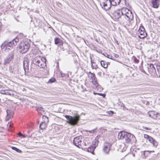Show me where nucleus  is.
Here are the masks:
<instances>
[{
  "label": "nucleus",
  "mask_w": 160,
  "mask_h": 160,
  "mask_svg": "<svg viewBox=\"0 0 160 160\" xmlns=\"http://www.w3.org/2000/svg\"><path fill=\"white\" fill-rule=\"evenodd\" d=\"M30 47V44L27 42H24L21 43L19 46V48L21 50V53H25L27 52Z\"/></svg>",
  "instance_id": "8"
},
{
  "label": "nucleus",
  "mask_w": 160,
  "mask_h": 160,
  "mask_svg": "<svg viewBox=\"0 0 160 160\" xmlns=\"http://www.w3.org/2000/svg\"><path fill=\"white\" fill-rule=\"evenodd\" d=\"M90 58L91 60V67L92 69H96L98 68V66L97 65H93L92 63H94V60L92 59V57L91 55L90 56Z\"/></svg>",
  "instance_id": "22"
},
{
  "label": "nucleus",
  "mask_w": 160,
  "mask_h": 160,
  "mask_svg": "<svg viewBox=\"0 0 160 160\" xmlns=\"http://www.w3.org/2000/svg\"><path fill=\"white\" fill-rule=\"evenodd\" d=\"M56 81V80L55 78H52V79H50L48 82H54L55 81Z\"/></svg>",
  "instance_id": "31"
},
{
  "label": "nucleus",
  "mask_w": 160,
  "mask_h": 160,
  "mask_svg": "<svg viewBox=\"0 0 160 160\" xmlns=\"http://www.w3.org/2000/svg\"><path fill=\"white\" fill-rule=\"evenodd\" d=\"M142 65L141 66H139V69L141 72H142L145 73H146L145 71H144V70L143 69V67L142 66Z\"/></svg>",
  "instance_id": "27"
},
{
  "label": "nucleus",
  "mask_w": 160,
  "mask_h": 160,
  "mask_svg": "<svg viewBox=\"0 0 160 160\" xmlns=\"http://www.w3.org/2000/svg\"><path fill=\"white\" fill-rule=\"evenodd\" d=\"M137 34H138V36L140 38H143L146 37L147 35V33L145 31V29L143 26L140 27L137 32Z\"/></svg>",
  "instance_id": "9"
},
{
  "label": "nucleus",
  "mask_w": 160,
  "mask_h": 160,
  "mask_svg": "<svg viewBox=\"0 0 160 160\" xmlns=\"http://www.w3.org/2000/svg\"><path fill=\"white\" fill-rule=\"evenodd\" d=\"M2 86L0 85V88L2 87Z\"/></svg>",
  "instance_id": "44"
},
{
  "label": "nucleus",
  "mask_w": 160,
  "mask_h": 160,
  "mask_svg": "<svg viewBox=\"0 0 160 160\" xmlns=\"http://www.w3.org/2000/svg\"><path fill=\"white\" fill-rule=\"evenodd\" d=\"M132 60L135 63H138L139 62V60L137 58L134 56H133L132 58Z\"/></svg>",
  "instance_id": "25"
},
{
  "label": "nucleus",
  "mask_w": 160,
  "mask_h": 160,
  "mask_svg": "<svg viewBox=\"0 0 160 160\" xmlns=\"http://www.w3.org/2000/svg\"><path fill=\"white\" fill-rule=\"evenodd\" d=\"M4 91H3V92H1L2 93H4L3 92H4Z\"/></svg>",
  "instance_id": "47"
},
{
  "label": "nucleus",
  "mask_w": 160,
  "mask_h": 160,
  "mask_svg": "<svg viewBox=\"0 0 160 160\" xmlns=\"http://www.w3.org/2000/svg\"><path fill=\"white\" fill-rule=\"evenodd\" d=\"M144 137L145 138L148 139V140H150V138H152V137H151V136H149L147 134H145Z\"/></svg>",
  "instance_id": "29"
},
{
  "label": "nucleus",
  "mask_w": 160,
  "mask_h": 160,
  "mask_svg": "<svg viewBox=\"0 0 160 160\" xmlns=\"http://www.w3.org/2000/svg\"><path fill=\"white\" fill-rule=\"evenodd\" d=\"M123 106V107H124V105L123 104H122V105L121 106Z\"/></svg>",
  "instance_id": "45"
},
{
  "label": "nucleus",
  "mask_w": 160,
  "mask_h": 160,
  "mask_svg": "<svg viewBox=\"0 0 160 160\" xmlns=\"http://www.w3.org/2000/svg\"><path fill=\"white\" fill-rule=\"evenodd\" d=\"M31 136H32L31 135H23V136H22V137L23 138H25V137L31 138Z\"/></svg>",
  "instance_id": "33"
},
{
  "label": "nucleus",
  "mask_w": 160,
  "mask_h": 160,
  "mask_svg": "<svg viewBox=\"0 0 160 160\" xmlns=\"http://www.w3.org/2000/svg\"><path fill=\"white\" fill-rule=\"evenodd\" d=\"M4 91H3V92H1L2 93H4L3 92H4Z\"/></svg>",
  "instance_id": "46"
},
{
  "label": "nucleus",
  "mask_w": 160,
  "mask_h": 160,
  "mask_svg": "<svg viewBox=\"0 0 160 160\" xmlns=\"http://www.w3.org/2000/svg\"><path fill=\"white\" fill-rule=\"evenodd\" d=\"M113 17L116 20L119 18H125L129 22L133 20V16L132 12L126 8H122L121 10H118L114 11Z\"/></svg>",
  "instance_id": "1"
},
{
  "label": "nucleus",
  "mask_w": 160,
  "mask_h": 160,
  "mask_svg": "<svg viewBox=\"0 0 160 160\" xmlns=\"http://www.w3.org/2000/svg\"><path fill=\"white\" fill-rule=\"evenodd\" d=\"M148 69L149 73L152 75H155L156 74V69L154 65L150 63L148 67Z\"/></svg>",
  "instance_id": "11"
},
{
  "label": "nucleus",
  "mask_w": 160,
  "mask_h": 160,
  "mask_svg": "<svg viewBox=\"0 0 160 160\" xmlns=\"http://www.w3.org/2000/svg\"><path fill=\"white\" fill-rule=\"evenodd\" d=\"M114 57L116 58H117L119 57L118 55L116 54H114Z\"/></svg>",
  "instance_id": "39"
},
{
  "label": "nucleus",
  "mask_w": 160,
  "mask_h": 160,
  "mask_svg": "<svg viewBox=\"0 0 160 160\" xmlns=\"http://www.w3.org/2000/svg\"><path fill=\"white\" fill-rule=\"evenodd\" d=\"M65 117L68 120L67 122L72 125H76L80 119V116L78 115H76L73 117L70 116L66 115Z\"/></svg>",
  "instance_id": "6"
},
{
  "label": "nucleus",
  "mask_w": 160,
  "mask_h": 160,
  "mask_svg": "<svg viewBox=\"0 0 160 160\" xmlns=\"http://www.w3.org/2000/svg\"><path fill=\"white\" fill-rule=\"evenodd\" d=\"M112 5L116 6L117 5L119 4L121 2V0H110Z\"/></svg>",
  "instance_id": "18"
},
{
  "label": "nucleus",
  "mask_w": 160,
  "mask_h": 160,
  "mask_svg": "<svg viewBox=\"0 0 160 160\" xmlns=\"http://www.w3.org/2000/svg\"><path fill=\"white\" fill-rule=\"evenodd\" d=\"M100 64L101 66L104 68H107L108 66L107 62L104 61H102L100 62Z\"/></svg>",
  "instance_id": "23"
},
{
  "label": "nucleus",
  "mask_w": 160,
  "mask_h": 160,
  "mask_svg": "<svg viewBox=\"0 0 160 160\" xmlns=\"http://www.w3.org/2000/svg\"><path fill=\"white\" fill-rule=\"evenodd\" d=\"M13 52H11L9 53L8 55L4 60V63H8L12 59L13 57Z\"/></svg>",
  "instance_id": "13"
},
{
  "label": "nucleus",
  "mask_w": 160,
  "mask_h": 160,
  "mask_svg": "<svg viewBox=\"0 0 160 160\" xmlns=\"http://www.w3.org/2000/svg\"><path fill=\"white\" fill-rule=\"evenodd\" d=\"M110 112H111V113H112V114H113L114 112H113V111H110Z\"/></svg>",
  "instance_id": "43"
},
{
  "label": "nucleus",
  "mask_w": 160,
  "mask_h": 160,
  "mask_svg": "<svg viewBox=\"0 0 160 160\" xmlns=\"http://www.w3.org/2000/svg\"><path fill=\"white\" fill-rule=\"evenodd\" d=\"M37 110H40L42 111H44V109L41 107H38L37 108Z\"/></svg>",
  "instance_id": "30"
},
{
  "label": "nucleus",
  "mask_w": 160,
  "mask_h": 160,
  "mask_svg": "<svg viewBox=\"0 0 160 160\" xmlns=\"http://www.w3.org/2000/svg\"><path fill=\"white\" fill-rule=\"evenodd\" d=\"M60 73L62 77L63 78L65 77L66 75L64 73H63L62 72H61Z\"/></svg>",
  "instance_id": "32"
},
{
  "label": "nucleus",
  "mask_w": 160,
  "mask_h": 160,
  "mask_svg": "<svg viewBox=\"0 0 160 160\" xmlns=\"http://www.w3.org/2000/svg\"><path fill=\"white\" fill-rule=\"evenodd\" d=\"M44 123L43 122H42V123L40 124L39 125V128L42 129H43V128H44V127H42V126L43 124H44Z\"/></svg>",
  "instance_id": "35"
},
{
  "label": "nucleus",
  "mask_w": 160,
  "mask_h": 160,
  "mask_svg": "<svg viewBox=\"0 0 160 160\" xmlns=\"http://www.w3.org/2000/svg\"><path fill=\"white\" fill-rule=\"evenodd\" d=\"M98 95H99L101 96H102L103 98H104L106 96V95L105 94L102 93H98Z\"/></svg>",
  "instance_id": "34"
},
{
  "label": "nucleus",
  "mask_w": 160,
  "mask_h": 160,
  "mask_svg": "<svg viewBox=\"0 0 160 160\" xmlns=\"http://www.w3.org/2000/svg\"><path fill=\"white\" fill-rule=\"evenodd\" d=\"M54 42L55 44H58L59 45H62L63 43L62 41L58 38H55Z\"/></svg>",
  "instance_id": "20"
},
{
  "label": "nucleus",
  "mask_w": 160,
  "mask_h": 160,
  "mask_svg": "<svg viewBox=\"0 0 160 160\" xmlns=\"http://www.w3.org/2000/svg\"><path fill=\"white\" fill-rule=\"evenodd\" d=\"M143 128L146 129V130H151V129L150 128H147V127H144Z\"/></svg>",
  "instance_id": "38"
},
{
  "label": "nucleus",
  "mask_w": 160,
  "mask_h": 160,
  "mask_svg": "<svg viewBox=\"0 0 160 160\" xmlns=\"http://www.w3.org/2000/svg\"><path fill=\"white\" fill-rule=\"evenodd\" d=\"M12 123L11 122H8V126L10 128H11L12 127Z\"/></svg>",
  "instance_id": "36"
},
{
  "label": "nucleus",
  "mask_w": 160,
  "mask_h": 160,
  "mask_svg": "<svg viewBox=\"0 0 160 160\" xmlns=\"http://www.w3.org/2000/svg\"><path fill=\"white\" fill-rule=\"evenodd\" d=\"M88 76L89 78L90 82H92L93 84H94L96 88L97 89L99 88L100 87L98 85L97 81V78L96 77L95 74L89 72L88 73Z\"/></svg>",
  "instance_id": "7"
},
{
  "label": "nucleus",
  "mask_w": 160,
  "mask_h": 160,
  "mask_svg": "<svg viewBox=\"0 0 160 160\" xmlns=\"http://www.w3.org/2000/svg\"><path fill=\"white\" fill-rule=\"evenodd\" d=\"M118 138L119 139L123 140L126 143L130 144L132 143L135 137L133 135L130 133L122 131L118 133Z\"/></svg>",
  "instance_id": "2"
},
{
  "label": "nucleus",
  "mask_w": 160,
  "mask_h": 160,
  "mask_svg": "<svg viewBox=\"0 0 160 160\" xmlns=\"http://www.w3.org/2000/svg\"><path fill=\"white\" fill-rule=\"evenodd\" d=\"M102 4L103 5L102 8L106 11L110 9L111 5H112L110 0H106L102 3Z\"/></svg>",
  "instance_id": "12"
},
{
  "label": "nucleus",
  "mask_w": 160,
  "mask_h": 160,
  "mask_svg": "<svg viewBox=\"0 0 160 160\" xmlns=\"http://www.w3.org/2000/svg\"><path fill=\"white\" fill-rule=\"evenodd\" d=\"M151 1L152 7L156 8H158L160 0H151Z\"/></svg>",
  "instance_id": "15"
},
{
  "label": "nucleus",
  "mask_w": 160,
  "mask_h": 160,
  "mask_svg": "<svg viewBox=\"0 0 160 160\" xmlns=\"http://www.w3.org/2000/svg\"><path fill=\"white\" fill-rule=\"evenodd\" d=\"M4 91H3V92H1L2 93H4L3 92H4Z\"/></svg>",
  "instance_id": "48"
},
{
  "label": "nucleus",
  "mask_w": 160,
  "mask_h": 160,
  "mask_svg": "<svg viewBox=\"0 0 160 160\" xmlns=\"http://www.w3.org/2000/svg\"><path fill=\"white\" fill-rule=\"evenodd\" d=\"M23 66L25 72H26V70H28L29 66V60L27 58H24L23 60Z\"/></svg>",
  "instance_id": "14"
},
{
  "label": "nucleus",
  "mask_w": 160,
  "mask_h": 160,
  "mask_svg": "<svg viewBox=\"0 0 160 160\" xmlns=\"http://www.w3.org/2000/svg\"><path fill=\"white\" fill-rule=\"evenodd\" d=\"M107 56H106L105 55H104V56L105 57H107L108 58H109L113 60V59H112V58H111L112 57V56H111L110 57V56L109 55H108V54H107Z\"/></svg>",
  "instance_id": "37"
},
{
  "label": "nucleus",
  "mask_w": 160,
  "mask_h": 160,
  "mask_svg": "<svg viewBox=\"0 0 160 160\" xmlns=\"http://www.w3.org/2000/svg\"><path fill=\"white\" fill-rule=\"evenodd\" d=\"M12 149L13 150H15L18 152L21 153L22 152V151L21 150L15 147H12Z\"/></svg>",
  "instance_id": "26"
},
{
  "label": "nucleus",
  "mask_w": 160,
  "mask_h": 160,
  "mask_svg": "<svg viewBox=\"0 0 160 160\" xmlns=\"http://www.w3.org/2000/svg\"><path fill=\"white\" fill-rule=\"evenodd\" d=\"M154 113V112L153 111H150L148 112V114L151 118L155 119L156 117Z\"/></svg>",
  "instance_id": "21"
},
{
  "label": "nucleus",
  "mask_w": 160,
  "mask_h": 160,
  "mask_svg": "<svg viewBox=\"0 0 160 160\" xmlns=\"http://www.w3.org/2000/svg\"><path fill=\"white\" fill-rule=\"evenodd\" d=\"M19 41L18 39L16 38L12 41L8 42L5 41L1 45V48L2 52H8L13 46L16 45L17 42Z\"/></svg>",
  "instance_id": "3"
},
{
  "label": "nucleus",
  "mask_w": 160,
  "mask_h": 160,
  "mask_svg": "<svg viewBox=\"0 0 160 160\" xmlns=\"http://www.w3.org/2000/svg\"><path fill=\"white\" fill-rule=\"evenodd\" d=\"M96 147V146H90V147L88 148L87 151L88 152H90L92 154H94V150Z\"/></svg>",
  "instance_id": "19"
},
{
  "label": "nucleus",
  "mask_w": 160,
  "mask_h": 160,
  "mask_svg": "<svg viewBox=\"0 0 160 160\" xmlns=\"http://www.w3.org/2000/svg\"><path fill=\"white\" fill-rule=\"evenodd\" d=\"M73 143L74 145L80 148H82L86 146L84 141L83 137L79 136L74 138Z\"/></svg>",
  "instance_id": "5"
},
{
  "label": "nucleus",
  "mask_w": 160,
  "mask_h": 160,
  "mask_svg": "<svg viewBox=\"0 0 160 160\" xmlns=\"http://www.w3.org/2000/svg\"><path fill=\"white\" fill-rule=\"evenodd\" d=\"M46 60L44 57L38 56L35 57L32 60L33 63L40 68H43L46 66Z\"/></svg>",
  "instance_id": "4"
},
{
  "label": "nucleus",
  "mask_w": 160,
  "mask_h": 160,
  "mask_svg": "<svg viewBox=\"0 0 160 160\" xmlns=\"http://www.w3.org/2000/svg\"><path fill=\"white\" fill-rule=\"evenodd\" d=\"M18 135L19 137H22V136H23V135L20 132L18 133Z\"/></svg>",
  "instance_id": "40"
},
{
  "label": "nucleus",
  "mask_w": 160,
  "mask_h": 160,
  "mask_svg": "<svg viewBox=\"0 0 160 160\" xmlns=\"http://www.w3.org/2000/svg\"><path fill=\"white\" fill-rule=\"evenodd\" d=\"M92 65H97V64H96L95 62L94 61V63H92Z\"/></svg>",
  "instance_id": "41"
},
{
  "label": "nucleus",
  "mask_w": 160,
  "mask_h": 160,
  "mask_svg": "<svg viewBox=\"0 0 160 160\" xmlns=\"http://www.w3.org/2000/svg\"><path fill=\"white\" fill-rule=\"evenodd\" d=\"M7 115L6 118V120L8 121L12 117V113L10 110H7L6 111Z\"/></svg>",
  "instance_id": "16"
},
{
  "label": "nucleus",
  "mask_w": 160,
  "mask_h": 160,
  "mask_svg": "<svg viewBox=\"0 0 160 160\" xmlns=\"http://www.w3.org/2000/svg\"><path fill=\"white\" fill-rule=\"evenodd\" d=\"M149 141L152 143L153 144V146L155 147L156 148L157 146L158 145V142H157V141L155 140L152 138H150V140Z\"/></svg>",
  "instance_id": "17"
},
{
  "label": "nucleus",
  "mask_w": 160,
  "mask_h": 160,
  "mask_svg": "<svg viewBox=\"0 0 160 160\" xmlns=\"http://www.w3.org/2000/svg\"><path fill=\"white\" fill-rule=\"evenodd\" d=\"M111 146L112 144L108 142L104 143L103 148V152L106 154H108Z\"/></svg>",
  "instance_id": "10"
},
{
  "label": "nucleus",
  "mask_w": 160,
  "mask_h": 160,
  "mask_svg": "<svg viewBox=\"0 0 160 160\" xmlns=\"http://www.w3.org/2000/svg\"><path fill=\"white\" fill-rule=\"evenodd\" d=\"M157 68L158 72H156V75H157V77H160V65H157Z\"/></svg>",
  "instance_id": "24"
},
{
  "label": "nucleus",
  "mask_w": 160,
  "mask_h": 160,
  "mask_svg": "<svg viewBox=\"0 0 160 160\" xmlns=\"http://www.w3.org/2000/svg\"><path fill=\"white\" fill-rule=\"evenodd\" d=\"M96 131H97V128H95V129H92L91 130H90V131L87 130V131H86V132H89L92 133H94L95 132H96Z\"/></svg>",
  "instance_id": "28"
},
{
  "label": "nucleus",
  "mask_w": 160,
  "mask_h": 160,
  "mask_svg": "<svg viewBox=\"0 0 160 160\" xmlns=\"http://www.w3.org/2000/svg\"><path fill=\"white\" fill-rule=\"evenodd\" d=\"M93 94L94 95H96V94H98V93L93 92Z\"/></svg>",
  "instance_id": "42"
}]
</instances>
